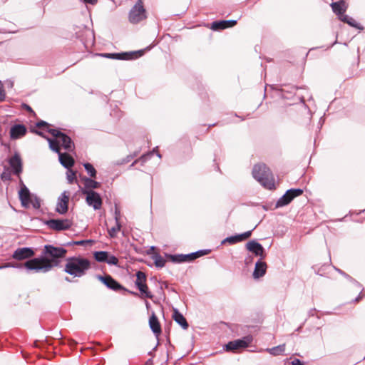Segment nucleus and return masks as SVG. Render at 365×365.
I'll list each match as a JSON object with an SVG mask.
<instances>
[{
	"label": "nucleus",
	"mask_w": 365,
	"mask_h": 365,
	"mask_svg": "<svg viewBox=\"0 0 365 365\" xmlns=\"http://www.w3.org/2000/svg\"><path fill=\"white\" fill-rule=\"evenodd\" d=\"M45 223L48 228L56 231L66 230L72 226V222L68 219H51Z\"/></svg>",
	"instance_id": "7"
},
{
	"label": "nucleus",
	"mask_w": 365,
	"mask_h": 365,
	"mask_svg": "<svg viewBox=\"0 0 365 365\" xmlns=\"http://www.w3.org/2000/svg\"><path fill=\"white\" fill-rule=\"evenodd\" d=\"M88 242V241H86V240H81V241H73V242H70L68 243V245H85Z\"/></svg>",
	"instance_id": "44"
},
{
	"label": "nucleus",
	"mask_w": 365,
	"mask_h": 365,
	"mask_svg": "<svg viewBox=\"0 0 365 365\" xmlns=\"http://www.w3.org/2000/svg\"><path fill=\"white\" fill-rule=\"evenodd\" d=\"M137 287L139 289V291L140 292L142 297L148 298V299H153V295L149 291L148 287L145 283V284L138 283Z\"/></svg>",
	"instance_id": "26"
},
{
	"label": "nucleus",
	"mask_w": 365,
	"mask_h": 365,
	"mask_svg": "<svg viewBox=\"0 0 365 365\" xmlns=\"http://www.w3.org/2000/svg\"><path fill=\"white\" fill-rule=\"evenodd\" d=\"M149 326L153 332L158 337L161 333V327L155 313H153L149 319Z\"/></svg>",
	"instance_id": "20"
},
{
	"label": "nucleus",
	"mask_w": 365,
	"mask_h": 365,
	"mask_svg": "<svg viewBox=\"0 0 365 365\" xmlns=\"http://www.w3.org/2000/svg\"><path fill=\"white\" fill-rule=\"evenodd\" d=\"M339 19L341 21L348 24L349 26H351L352 27H354V28H356L359 29H363L361 26H360V25L353 18L349 16L348 15H341V16H339Z\"/></svg>",
	"instance_id": "28"
},
{
	"label": "nucleus",
	"mask_w": 365,
	"mask_h": 365,
	"mask_svg": "<svg viewBox=\"0 0 365 365\" xmlns=\"http://www.w3.org/2000/svg\"><path fill=\"white\" fill-rule=\"evenodd\" d=\"M252 175L264 187L269 190L275 187L273 175L265 164L255 165L252 170Z\"/></svg>",
	"instance_id": "3"
},
{
	"label": "nucleus",
	"mask_w": 365,
	"mask_h": 365,
	"mask_svg": "<svg viewBox=\"0 0 365 365\" xmlns=\"http://www.w3.org/2000/svg\"><path fill=\"white\" fill-rule=\"evenodd\" d=\"M29 201L30 206L31 205L34 209H38L40 207L41 202L38 197L31 195Z\"/></svg>",
	"instance_id": "37"
},
{
	"label": "nucleus",
	"mask_w": 365,
	"mask_h": 365,
	"mask_svg": "<svg viewBox=\"0 0 365 365\" xmlns=\"http://www.w3.org/2000/svg\"><path fill=\"white\" fill-rule=\"evenodd\" d=\"M121 229V225L120 222H115V225L110 229H108V234L111 238H114L117 236L118 232Z\"/></svg>",
	"instance_id": "33"
},
{
	"label": "nucleus",
	"mask_w": 365,
	"mask_h": 365,
	"mask_svg": "<svg viewBox=\"0 0 365 365\" xmlns=\"http://www.w3.org/2000/svg\"><path fill=\"white\" fill-rule=\"evenodd\" d=\"M303 190L300 188L289 189L277 201L275 207L279 208L289 205L294 198L301 195Z\"/></svg>",
	"instance_id": "5"
},
{
	"label": "nucleus",
	"mask_w": 365,
	"mask_h": 365,
	"mask_svg": "<svg viewBox=\"0 0 365 365\" xmlns=\"http://www.w3.org/2000/svg\"><path fill=\"white\" fill-rule=\"evenodd\" d=\"M66 280L68 282H71V280L68 279V277H66Z\"/></svg>",
	"instance_id": "54"
},
{
	"label": "nucleus",
	"mask_w": 365,
	"mask_h": 365,
	"mask_svg": "<svg viewBox=\"0 0 365 365\" xmlns=\"http://www.w3.org/2000/svg\"><path fill=\"white\" fill-rule=\"evenodd\" d=\"M252 232V230H249L242 234L227 237L222 241V244L229 243L230 245H234L242 242L248 239L251 236Z\"/></svg>",
	"instance_id": "13"
},
{
	"label": "nucleus",
	"mask_w": 365,
	"mask_h": 365,
	"mask_svg": "<svg viewBox=\"0 0 365 365\" xmlns=\"http://www.w3.org/2000/svg\"><path fill=\"white\" fill-rule=\"evenodd\" d=\"M66 253L67 250L61 247L46 245L41 256L26 261L24 267L37 273H46L58 267Z\"/></svg>",
	"instance_id": "1"
},
{
	"label": "nucleus",
	"mask_w": 365,
	"mask_h": 365,
	"mask_svg": "<svg viewBox=\"0 0 365 365\" xmlns=\"http://www.w3.org/2000/svg\"><path fill=\"white\" fill-rule=\"evenodd\" d=\"M1 177L3 180H10L11 179L10 173L8 171L3 172Z\"/></svg>",
	"instance_id": "41"
},
{
	"label": "nucleus",
	"mask_w": 365,
	"mask_h": 365,
	"mask_svg": "<svg viewBox=\"0 0 365 365\" xmlns=\"http://www.w3.org/2000/svg\"><path fill=\"white\" fill-rule=\"evenodd\" d=\"M86 3H88L91 4H95L97 2V0H83Z\"/></svg>",
	"instance_id": "50"
},
{
	"label": "nucleus",
	"mask_w": 365,
	"mask_h": 365,
	"mask_svg": "<svg viewBox=\"0 0 365 365\" xmlns=\"http://www.w3.org/2000/svg\"><path fill=\"white\" fill-rule=\"evenodd\" d=\"M285 351V344H280L279 346L269 348L267 349V351L273 356H278L282 354Z\"/></svg>",
	"instance_id": "29"
},
{
	"label": "nucleus",
	"mask_w": 365,
	"mask_h": 365,
	"mask_svg": "<svg viewBox=\"0 0 365 365\" xmlns=\"http://www.w3.org/2000/svg\"><path fill=\"white\" fill-rule=\"evenodd\" d=\"M91 268L90 261L81 257H69L66 259L64 272L74 277L84 276Z\"/></svg>",
	"instance_id": "2"
},
{
	"label": "nucleus",
	"mask_w": 365,
	"mask_h": 365,
	"mask_svg": "<svg viewBox=\"0 0 365 365\" xmlns=\"http://www.w3.org/2000/svg\"><path fill=\"white\" fill-rule=\"evenodd\" d=\"M246 249L253 253L257 257H260V259L265 257L264 249L262 245L256 240H250L246 244Z\"/></svg>",
	"instance_id": "11"
},
{
	"label": "nucleus",
	"mask_w": 365,
	"mask_h": 365,
	"mask_svg": "<svg viewBox=\"0 0 365 365\" xmlns=\"http://www.w3.org/2000/svg\"><path fill=\"white\" fill-rule=\"evenodd\" d=\"M252 341V337L251 336H247L242 339L231 341L227 344H226V350L235 351L238 349L246 348Z\"/></svg>",
	"instance_id": "9"
},
{
	"label": "nucleus",
	"mask_w": 365,
	"mask_h": 365,
	"mask_svg": "<svg viewBox=\"0 0 365 365\" xmlns=\"http://www.w3.org/2000/svg\"><path fill=\"white\" fill-rule=\"evenodd\" d=\"M5 98L4 91L2 87V83L0 81V101H3Z\"/></svg>",
	"instance_id": "45"
},
{
	"label": "nucleus",
	"mask_w": 365,
	"mask_h": 365,
	"mask_svg": "<svg viewBox=\"0 0 365 365\" xmlns=\"http://www.w3.org/2000/svg\"><path fill=\"white\" fill-rule=\"evenodd\" d=\"M100 55L102 56L108 58L128 60V59L133 58V56H136V53H103V54H100Z\"/></svg>",
	"instance_id": "21"
},
{
	"label": "nucleus",
	"mask_w": 365,
	"mask_h": 365,
	"mask_svg": "<svg viewBox=\"0 0 365 365\" xmlns=\"http://www.w3.org/2000/svg\"><path fill=\"white\" fill-rule=\"evenodd\" d=\"M26 128L24 125H14L10 129V138L11 139L20 138L26 135Z\"/></svg>",
	"instance_id": "16"
},
{
	"label": "nucleus",
	"mask_w": 365,
	"mask_h": 365,
	"mask_svg": "<svg viewBox=\"0 0 365 365\" xmlns=\"http://www.w3.org/2000/svg\"><path fill=\"white\" fill-rule=\"evenodd\" d=\"M149 304V303L148 302H146V306L148 307Z\"/></svg>",
	"instance_id": "56"
},
{
	"label": "nucleus",
	"mask_w": 365,
	"mask_h": 365,
	"mask_svg": "<svg viewBox=\"0 0 365 365\" xmlns=\"http://www.w3.org/2000/svg\"><path fill=\"white\" fill-rule=\"evenodd\" d=\"M173 319L182 327L183 329L188 328V323L184 316L177 309H173Z\"/></svg>",
	"instance_id": "22"
},
{
	"label": "nucleus",
	"mask_w": 365,
	"mask_h": 365,
	"mask_svg": "<svg viewBox=\"0 0 365 365\" xmlns=\"http://www.w3.org/2000/svg\"><path fill=\"white\" fill-rule=\"evenodd\" d=\"M362 298V296L361 294H359L355 299L354 301L355 302H359L361 299Z\"/></svg>",
	"instance_id": "52"
},
{
	"label": "nucleus",
	"mask_w": 365,
	"mask_h": 365,
	"mask_svg": "<svg viewBox=\"0 0 365 365\" xmlns=\"http://www.w3.org/2000/svg\"><path fill=\"white\" fill-rule=\"evenodd\" d=\"M36 125L38 127L48 126V124L46 122H45V121H41V122L37 123Z\"/></svg>",
	"instance_id": "49"
},
{
	"label": "nucleus",
	"mask_w": 365,
	"mask_h": 365,
	"mask_svg": "<svg viewBox=\"0 0 365 365\" xmlns=\"http://www.w3.org/2000/svg\"><path fill=\"white\" fill-rule=\"evenodd\" d=\"M145 17V10L143 1L138 0L129 12V21L132 24H138Z\"/></svg>",
	"instance_id": "4"
},
{
	"label": "nucleus",
	"mask_w": 365,
	"mask_h": 365,
	"mask_svg": "<svg viewBox=\"0 0 365 365\" xmlns=\"http://www.w3.org/2000/svg\"><path fill=\"white\" fill-rule=\"evenodd\" d=\"M83 166H84V168L86 170L87 173L91 177H93V178L96 177V170L91 163H84Z\"/></svg>",
	"instance_id": "35"
},
{
	"label": "nucleus",
	"mask_w": 365,
	"mask_h": 365,
	"mask_svg": "<svg viewBox=\"0 0 365 365\" xmlns=\"http://www.w3.org/2000/svg\"><path fill=\"white\" fill-rule=\"evenodd\" d=\"M36 133L40 135H43L42 133L39 132V131H36Z\"/></svg>",
	"instance_id": "53"
},
{
	"label": "nucleus",
	"mask_w": 365,
	"mask_h": 365,
	"mask_svg": "<svg viewBox=\"0 0 365 365\" xmlns=\"http://www.w3.org/2000/svg\"><path fill=\"white\" fill-rule=\"evenodd\" d=\"M236 24V20H223L220 21H213L211 25V29L213 30H222L227 28L232 27Z\"/></svg>",
	"instance_id": "18"
},
{
	"label": "nucleus",
	"mask_w": 365,
	"mask_h": 365,
	"mask_svg": "<svg viewBox=\"0 0 365 365\" xmlns=\"http://www.w3.org/2000/svg\"><path fill=\"white\" fill-rule=\"evenodd\" d=\"M166 257L174 263H182L186 262L185 255H167Z\"/></svg>",
	"instance_id": "31"
},
{
	"label": "nucleus",
	"mask_w": 365,
	"mask_h": 365,
	"mask_svg": "<svg viewBox=\"0 0 365 365\" xmlns=\"http://www.w3.org/2000/svg\"><path fill=\"white\" fill-rule=\"evenodd\" d=\"M146 281V276L143 272H138L136 274L135 285L138 287V283L145 284Z\"/></svg>",
	"instance_id": "36"
},
{
	"label": "nucleus",
	"mask_w": 365,
	"mask_h": 365,
	"mask_svg": "<svg viewBox=\"0 0 365 365\" xmlns=\"http://www.w3.org/2000/svg\"><path fill=\"white\" fill-rule=\"evenodd\" d=\"M19 199L21 200V205L23 207L28 208L30 207V199H31V193L29 190L24 185L19 192Z\"/></svg>",
	"instance_id": "17"
},
{
	"label": "nucleus",
	"mask_w": 365,
	"mask_h": 365,
	"mask_svg": "<svg viewBox=\"0 0 365 365\" xmlns=\"http://www.w3.org/2000/svg\"><path fill=\"white\" fill-rule=\"evenodd\" d=\"M152 259L154 261L155 265L158 268H162L165 264V259L158 253H155L152 256Z\"/></svg>",
	"instance_id": "30"
},
{
	"label": "nucleus",
	"mask_w": 365,
	"mask_h": 365,
	"mask_svg": "<svg viewBox=\"0 0 365 365\" xmlns=\"http://www.w3.org/2000/svg\"><path fill=\"white\" fill-rule=\"evenodd\" d=\"M333 11L341 16L346 9V4L344 1L334 2L331 4Z\"/></svg>",
	"instance_id": "24"
},
{
	"label": "nucleus",
	"mask_w": 365,
	"mask_h": 365,
	"mask_svg": "<svg viewBox=\"0 0 365 365\" xmlns=\"http://www.w3.org/2000/svg\"><path fill=\"white\" fill-rule=\"evenodd\" d=\"M266 271L267 264L264 262H262V259H259L255 263V267L253 272V277L255 279L262 277L265 274Z\"/></svg>",
	"instance_id": "19"
},
{
	"label": "nucleus",
	"mask_w": 365,
	"mask_h": 365,
	"mask_svg": "<svg viewBox=\"0 0 365 365\" xmlns=\"http://www.w3.org/2000/svg\"><path fill=\"white\" fill-rule=\"evenodd\" d=\"M106 262L110 265H118V259L113 255H109L108 254V258Z\"/></svg>",
	"instance_id": "39"
},
{
	"label": "nucleus",
	"mask_w": 365,
	"mask_h": 365,
	"mask_svg": "<svg viewBox=\"0 0 365 365\" xmlns=\"http://www.w3.org/2000/svg\"><path fill=\"white\" fill-rule=\"evenodd\" d=\"M34 255V252L30 247H21L16 249L12 255V257L17 260H23Z\"/></svg>",
	"instance_id": "12"
},
{
	"label": "nucleus",
	"mask_w": 365,
	"mask_h": 365,
	"mask_svg": "<svg viewBox=\"0 0 365 365\" xmlns=\"http://www.w3.org/2000/svg\"><path fill=\"white\" fill-rule=\"evenodd\" d=\"M69 198L70 192L68 191H64L58 197L56 207V211L58 213L63 215L67 212Z\"/></svg>",
	"instance_id": "10"
},
{
	"label": "nucleus",
	"mask_w": 365,
	"mask_h": 365,
	"mask_svg": "<svg viewBox=\"0 0 365 365\" xmlns=\"http://www.w3.org/2000/svg\"><path fill=\"white\" fill-rule=\"evenodd\" d=\"M108 252L106 251H98L94 253L95 259L99 262H106L108 258Z\"/></svg>",
	"instance_id": "32"
},
{
	"label": "nucleus",
	"mask_w": 365,
	"mask_h": 365,
	"mask_svg": "<svg viewBox=\"0 0 365 365\" xmlns=\"http://www.w3.org/2000/svg\"><path fill=\"white\" fill-rule=\"evenodd\" d=\"M82 193L86 195V201L89 206L93 207L94 210H99L101 207L102 200L98 192L93 190H82Z\"/></svg>",
	"instance_id": "8"
},
{
	"label": "nucleus",
	"mask_w": 365,
	"mask_h": 365,
	"mask_svg": "<svg viewBox=\"0 0 365 365\" xmlns=\"http://www.w3.org/2000/svg\"><path fill=\"white\" fill-rule=\"evenodd\" d=\"M84 188L83 190H92V189H96L99 187L100 183L91 178H84Z\"/></svg>",
	"instance_id": "27"
},
{
	"label": "nucleus",
	"mask_w": 365,
	"mask_h": 365,
	"mask_svg": "<svg viewBox=\"0 0 365 365\" xmlns=\"http://www.w3.org/2000/svg\"><path fill=\"white\" fill-rule=\"evenodd\" d=\"M337 271L340 274H341L343 276H344L346 278H347L349 280H350L351 282H353L357 284L358 285H359V283L355 279H354L352 277H351L349 275L346 274V273H344V272H342L340 269H337Z\"/></svg>",
	"instance_id": "42"
},
{
	"label": "nucleus",
	"mask_w": 365,
	"mask_h": 365,
	"mask_svg": "<svg viewBox=\"0 0 365 365\" xmlns=\"http://www.w3.org/2000/svg\"><path fill=\"white\" fill-rule=\"evenodd\" d=\"M9 265L8 264H3V265H0V269H5V268H8Z\"/></svg>",
	"instance_id": "51"
},
{
	"label": "nucleus",
	"mask_w": 365,
	"mask_h": 365,
	"mask_svg": "<svg viewBox=\"0 0 365 365\" xmlns=\"http://www.w3.org/2000/svg\"><path fill=\"white\" fill-rule=\"evenodd\" d=\"M47 140L48 141V143H49V148L55 153L59 154L61 152H60V149H59V146H58L59 143H58V139L56 138V140H53V139L47 138Z\"/></svg>",
	"instance_id": "34"
},
{
	"label": "nucleus",
	"mask_w": 365,
	"mask_h": 365,
	"mask_svg": "<svg viewBox=\"0 0 365 365\" xmlns=\"http://www.w3.org/2000/svg\"><path fill=\"white\" fill-rule=\"evenodd\" d=\"M98 278L109 289H113L114 291H118L120 289H124L123 286H121L117 281H115L113 277L110 275H107L105 277L98 276Z\"/></svg>",
	"instance_id": "15"
},
{
	"label": "nucleus",
	"mask_w": 365,
	"mask_h": 365,
	"mask_svg": "<svg viewBox=\"0 0 365 365\" xmlns=\"http://www.w3.org/2000/svg\"><path fill=\"white\" fill-rule=\"evenodd\" d=\"M196 253V257L197 258L200 257H202L205 255H207L208 253V250H198L197 252H195Z\"/></svg>",
	"instance_id": "43"
},
{
	"label": "nucleus",
	"mask_w": 365,
	"mask_h": 365,
	"mask_svg": "<svg viewBox=\"0 0 365 365\" xmlns=\"http://www.w3.org/2000/svg\"><path fill=\"white\" fill-rule=\"evenodd\" d=\"M9 165L14 174L19 175L22 171V161L20 155L15 153L9 160Z\"/></svg>",
	"instance_id": "14"
},
{
	"label": "nucleus",
	"mask_w": 365,
	"mask_h": 365,
	"mask_svg": "<svg viewBox=\"0 0 365 365\" xmlns=\"http://www.w3.org/2000/svg\"><path fill=\"white\" fill-rule=\"evenodd\" d=\"M4 264L9 265V267H14V268H21L23 267V265L19 264H13V263H5Z\"/></svg>",
	"instance_id": "46"
},
{
	"label": "nucleus",
	"mask_w": 365,
	"mask_h": 365,
	"mask_svg": "<svg viewBox=\"0 0 365 365\" xmlns=\"http://www.w3.org/2000/svg\"><path fill=\"white\" fill-rule=\"evenodd\" d=\"M132 294H134V295H135V296H136V295H138V294H137V293H135V292H132Z\"/></svg>",
	"instance_id": "55"
},
{
	"label": "nucleus",
	"mask_w": 365,
	"mask_h": 365,
	"mask_svg": "<svg viewBox=\"0 0 365 365\" xmlns=\"http://www.w3.org/2000/svg\"><path fill=\"white\" fill-rule=\"evenodd\" d=\"M53 137H56L58 143L66 150L71 151L74 148V144L71 138L56 129H48V130Z\"/></svg>",
	"instance_id": "6"
},
{
	"label": "nucleus",
	"mask_w": 365,
	"mask_h": 365,
	"mask_svg": "<svg viewBox=\"0 0 365 365\" xmlns=\"http://www.w3.org/2000/svg\"><path fill=\"white\" fill-rule=\"evenodd\" d=\"M292 365H304V363L298 359H295L292 361Z\"/></svg>",
	"instance_id": "47"
},
{
	"label": "nucleus",
	"mask_w": 365,
	"mask_h": 365,
	"mask_svg": "<svg viewBox=\"0 0 365 365\" xmlns=\"http://www.w3.org/2000/svg\"><path fill=\"white\" fill-rule=\"evenodd\" d=\"M195 252H192L190 254L185 255L186 262H192L194 259H197Z\"/></svg>",
	"instance_id": "40"
},
{
	"label": "nucleus",
	"mask_w": 365,
	"mask_h": 365,
	"mask_svg": "<svg viewBox=\"0 0 365 365\" xmlns=\"http://www.w3.org/2000/svg\"><path fill=\"white\" fill-rule=\"evenodd\" d=\"M66 178L68 183H73L76 178V173L68 168L66 172Z\"/></svg>",
	"instance_id": "38"
},
{
	"label": "nucleus",
	"mask_w": 365,
	"mask_h": 365,
	"mask_svg": "<svg viewBox=\"0 0 365 365\" xmlns=\"http://www.w3.org/2000/svg\"><path fill=\"white\" fill-rule=\"evenodd\" d=\"M119 218H120V211L115 208V222H120L119 221Z\"/></svg>",
	"instance_id": "48"
},
{
	"label": "nucleus",
	"mask_w": 365,
	"mask_h": 365,
	"mask_svg": "<svg viewBox=\"0 0 365 365\" xmlns=\"http://www.w3.org/2000/svg\"><path fill=\"white\" fill-rule=\"evenodd\" d=\"M58 158L61 164L67 169L72 167L74 164V160L70 155L67 153H60L58 154Z\"/></svg>",
	"instance_id": "23"
},
{
	"label": "nucleus",
	"mask_w": 365,
	"mask_h": 365,
	"mask_svg": "<svg viewBox=\"0 0 365 365\" xmlns=\"http://www.w3.org/2000/svg\"><path fill=\"white\" fill-rule=\"evenodd\" d=\"M156 149H157V148H153V150L152 151H150V152H149V153H146V154H145V155H142L139 159L135 160L132 163L131 166H133V165H134V164H136V163H138V162H141V164L143 165L144 163H145V162L148 160V159L150 158H151V156H152L155 153H156L157 156H158V158H161V155H160L158 152H157V150H156Z\"/></svg>",
	"instance_id": "25"
}]
</instances>
